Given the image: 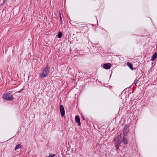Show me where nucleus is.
<instances>
[{
  "label": "nucleus",
  "mask_w": 157,
  "mask_h": 157,
  "mask_svg": "<svg viewBox=\"0 0 157 157\" xmlns=\"http://www.w3.org/2000/svg\"><path fill=\"white\" fill-rule=\"evenodd\" d=\"M59 109L60 112L61 116L63 117L65 115V110L64 107L62 105H60L59 106Z\"/></svg>",
  "instance_id": "obj_4"
},
{
  "label": "nucleus",
  "mask_w": 157,
  "mask_h": 157,
  "mask_svg": "<svg viewBox=\"0 0 157 157\" xmlns=\"http://www.w3.org/2000/svg\"><path fill=\"white\" fill-rule=\"evenodd\" d=\"M128 133V127L127 125H126L123 129L124 136H126Z\"/></svg>",
  "instance_id": "obj_5"
},
{
  "label": "nucleus",
  "mask_w": 157,
  "mask_h": 157,
  "mask_svg": "<svg viewBox=\"0 0 157 157\" xmlns=\"http://www.w3.org/2000/svg\"><path fill=\"white\" fill-rule=\"evenodd\" d=\"M62 36V33L60 32H59L58 34H57V37L58 38H61Z\"/></svg>",
  "instance_id": "obj_12"
},
{
  "label": "nucleus",
  "mask_w": 157,
  "mask_h": 157,
  "mask_svg": "<svg viewBox=\"0 0 157 157\" xmlns=\"http://www.w3.org/2000/svg\"><path fill=\"white\" fill-rule=\"evenodd\" d=\"M55 156V154H49L48 157H54Z\"/></svg>",
  "instance_id": "obj_13"
},
{
  "label": "nucleus",
  "mask_w": 157,
  "mask_h": 157,
  "mask_svg": "<svg viewBox=\"0 0 157 157\" xmlns=\"http://www.w3.org/2000/svg\"><path fill=\"white\" fill-rule=\"evenodd\" d=\"M103 67L104 69H110L111 67V64L109 63H105L103 65Z\"/></svg>",
  "instance_id": "obj_6"
},
{
  "label": "nucleus",
  "mask_w": 157,
  "mask_h": 157,
  "mask_svg": "<svg viewBox=\"0 0 157 157\" xmlns=\"http://www.w3.org/2000/svg\"><path fill=\"white\" fill-rule=\"evenodd\" d=\"M75 121L78 124V125L80 126V119L79 116L78 115H76L75 117Z\"/></svg>",
  "instance_id": "obj_7"
},
{
  "label": "nucleus",
  "mask_w": 157,
  "mask_h": 157,
  "mask_svg": "<svg viewBox=\"0 0 157 157\" xmlns=\"http://www.w3.org/2000/svg\"><path fill=\"white\" fill-rule=\"evenodd\" d=\"M138 82V80H135L134 82V84H136Z\"/></svg>",
  "instance_id": "obj_16"
},
{
  "label": "nucleus",
  "mask_w": 157,
  "mask_h": 157,
  "mask_svg": "<svg viewBox=\"0 0 157 157\" xmlns=\"http://www.w3.org/2000/svg\"><path fill=\"white\" fill-rule=\"evenodd\" d=\"M41 73H40V77L41 78H45L47 76L49 72V69H43Z\"/></svg>",
  "instance_id": "obj_3"
},
{
  "label": "nucleus",
  "mask_w": 157,
  "mask_h": 157,
  "mask_svg": "<svg viewBox=\"0 0 157 157\" xmlns=\"http://www.w3.org/2000/svg\"><path fill=\"white\" fill-rule=\"evenodd\" d=\"M21 147V146L20 144H18L17 145L15 148H14V150L16 151L17 149H19Z\"/></svg>",
  "instance_id": "obj_11"
},
{
  "label": "nucleus",
  "mask_w": 157,
  "mask_h": 157,
  "mask_svg": "<svg viewBox=\"0 0 157 157\" xmlns=\"http://www.w3.org/2000/svg\"><path fill=\"white\" fill-rule=\"evenodd\" d=\"M7 1V0H3V2L2 3L1 5V6H2L4 4L6 1Z\"/></svg>",
  "instance_id": "obj_14"
},
{
  "label": "nucleus",
  "mask_w": 157,
  "mask_h": 157,
  "mask_svg": "<svg viewBox=\"0 0 157 157\" xmlns=\"http://www.w3.org/2000/svg\"><path fill=\"white\" fill-rule=\"evenodd\" d=\"M60 22H61V24L62 22V18L60 19Z\"/></svg>",
  "instance_id": "obj_18"
},
{
  "label": "nucleus",
  "mask_w": 157,
  "mask_h": 157,
  "mask_svg": "<svg viewBox=\"0 0 157 157\" xmlns=\"http://www.w3.org/2000/svg\"><path fill=\"white\" fill-rule=\"evenodd\" d=\"M59 16L60 19L62 18L61 16V14L60 12H59Z\"/></svg>",
  "instance_id": "obj_17"
},
{
  "label": "nucleus",
  "mask_w": 157,
  "mask_h": 157,
  "mask_svg": "<svg viewBox=\"0 0 157 157\" xmlns=\"http://www.w3.org/2000/svg\"><path fill=\"white\" fill-rule=\"evenodd\" d=\"M44 69H48V67L47 66L46 67H45Z\"/></svg>",
  "instance_id": "obj_19"
},
{
  "label": "nucleus",
  "mask_w": 157,
  "mask_h": 157,
  "mask_svg": "<svg viewBox=\"0 0 157 157\" xmlns=\"http://www.w3.org/2000/svg\"><path fill=\"white\" fill-rule=\"evenodd\" d=\"M2 98L4 99L9 101L11 100L14 99L13 95H10V93L4 94L2 96Z\"/></svg>",
  "instance_id": "obj_2"
},
{
  "label": "nucleus",
  "mask_w": 157,
  "mask_h": 157,
  "mask_svg": "<svg viewBox=\"0 0 157 157\" xmlns=\"http://www.w3.org/2000/svg\"><path fill=\"white\" fill-rule=\"evenodd\" d=\"M127 65L129 67L130 69H134L132 67V64L131 62H128Z\"/></svg>",
  "instance_id": "obj_10"
},
{
  "label": "nucleus",
  "mask_w": 157,
  "mask_h": 157,
  "mask_svg": "<svg viewBox=\"0 0 157 157\" xmlns=\"http://www.w3.org/2000/svg\"><path fill=\"white\" fill-rule=\"evenodd\" d=\"M157 58V53L156 52L155 53L152 55L151 58V60L152 61L154 60Z\"/></svg>",
  "instance_id": "obj_9"
},
{
  "label": "nucleus",
  "mask_w": 157,
  "mask_h": 157,
  "mask_svg": "<svg viewBox=\"0 0 157 157\" xmlns=\"http://www.w3.org/2000/svg\"><path fill=\"white\" fill-rule=\"evenodd\" d=\"M114 144L115 146L116 150L117 151L121 143V135H119L116 137L114 139Z\"/></svg>",
  "instance_id": "obj_1"
},
{
  "label": "nucleus",
  "mask_w": 157,
  "mask_h": 157,
  "mask_svg": "<svg viewBox=\"0 0 157 157\" xmlns=\"http://www.w3.org/2000/svg\"><path fill=\"white\" fill-rule=\"evenodd\" d=\"M112 67L113 68L116 67V65L115 64H111V67Z\"/></svg>",
  "instance_id": "obj_15"
},
{
  "label": "nucleus",
  "mask_w": 157,
  "mask_h": 157,
  "mask_svg": "<svg viewBox=\"0 0 157 157\" xmlns=\"http://www.w3.org/2000/svg\"><path fill=\"white\" fill-rule=\"evenodd\" d=\"M82 118H83V120H84V117H82Z\"/></svg>",
  "instance_id": "obj_20"
},
{
  "label": "nucleus",
  "mask_w": 157,
  "mask_h": 157,
  "mask_svg": "<svg viewBox=\"0 0 157 157\" xmlns=\"http://www.w3.org/2000/svg\"><path fill=\"white\" fill-rule=\"evenodd\" d=\"M126 136H123L122 138V142L124 144H128V140L126 138Z\"/></svg>",
  "instance_id": "obj_8"
}]
</instances>
